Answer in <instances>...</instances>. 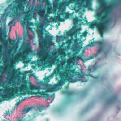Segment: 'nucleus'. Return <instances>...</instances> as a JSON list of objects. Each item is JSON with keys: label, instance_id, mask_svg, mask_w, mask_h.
Listing matches in <instances>:
<instances>
[{"label": "nucleus", "instance_id": "obj_1", "mask_svg": "<svg viewBox=\"0 0 121 121\" xmlns=\"http://www.w3.org/2000/svg\"><path fill=\"white\" fill-rule=\"evenodd\" d=\"M82 56V55L76 56L74 54L72 57L68 60L65 58L63 60L60 61V63L57 64V67L54 69L53 72L56 75H59L60 76V79L58 81V84L60 86L63 85L67 81L70 82L74 83L78 80H82L83 77L85 76H91L90 73L92 71L90 69H88L89 73L87 75L83 74L82 72H75V69L70 70L68 69L67 66H66L63 71H60L64 65L66 63L69 64L72 63V61H78L79 59L83 60V59Z\"/></svg>", "mask_w": 121, "mask_h": 121}, {"label": "nucleus", "instance_id": "obj_2", "mask_svg": "<svg viewBox=\"0 0 121 121\" xmlns=\"http://www.w3.org/2000/svg\"><path fill=\"white\" fill-rule=\"evenodd\" d=\"M107 3L105 2V0H101L100 6L102 8V10L99 12L96 13V16L99 21L96 20L93 21L92 22H88L86 20L84 19H78L77 18H74L73 19L74 23H76L78 22H80L84 20L86 22L85 24L87 23L89 27L93 28L96 27L99 31L101 36L102 37L103 32L105 30V27L108 23L106 19L107 17V13L109 7L107 6Z\"/></svg>", "mask_w": 121, "mask_h": 121}, {"label": "nucleus", "instance_id": "obj_3", "mask_svg": "<svg viewBox=\"0 0 121 121\" xmlns=\"http://www.w3.org/2000/svg\"><path fill=\"white\" fill-rule=\"evenodd\" d=\"M27 92L24 94H35L39 97H41L45 98L47 99H48L50 97L49 94L47 93L55 92L59 89V86L58 84L54 85L51 88H47L45 91L40 92V91L42 89L39 86H35L33 85H30L29 87L26 85Z\"/></svg>", "mask_w": 121, "mask_h": 121}, {"label": "nucleus", "instance_id": "obj_4", "mask_svg": "<svg viewBox=\"0 0 121 121\" xmlns=\"http://www.w3.org/2000/svg\"><path fill=\"white\" fill-rule=\"evenodd\" d=\"M26 85H22L21 86H15L14 87H6L4 90L2 89H0V92L4 91L5 94L2 95L1 98L3 101L8 100L15 95L18 96L20 95H25L27 94H24L27 92Z\"/></svg>", "mask_w": 121, "mask_h": 121}, {"label": "nucleus", "instance_id": "obj_5", "mask_svg": "<svg viewBox=\"0 0 121 121\" xmlns=\"http://www.w3.org/2000/svg\"><path fill=\"white\" fill-rule=\"evenodd\" d=\"M26 0H16V2L13 1V2H16L18 4L15 5L11 3L5 9V12L9 17L16 18L21 14L20 10L24 11L23 9L26 5Z\"/></svg>", "mask_w": 121, "mask_h": 121}, {"label": "nucleus", "instance_id": "obj_6", "mask_svg": "<svg viewBox=\"0 0 121 121\" xmlns=\"http://www.w3.org/2000/svg\"><path fill=\"white\" fill-rule=\"evenodd\" d=\"M48 54V51H44L43 52H40L37 54V56L39 59L38 65L39 66H41L43 65L47 64H54L56 62L59 60L58 56L56 53H52L47 60L46 61Z\"/></svg>", "mask_w": 121, "mask_h": 121}, {"label": "nucleus", "instance_id": "obj_7", "mask_svg": "<svg viewBox=\"0 0 121 121\" xmlns=\"http://www.w3.org/2000/svg\"><path fill=\"white\" fill-rule=\"evenodd\" d=\"M23 51L17 53L13 58H10L11 61H16L22 60L25 64H27L29 62L28 60H26L25 58L26 56L28 55L31 52V49L29 43H25L22 46Z\"/></svg>", "mask_w": 121, "mask_h": 121}, {"label": "nucleus", "instance_id": "obj_8", "mask_svg": "<svg viewBox=\"0 0 121 121\" xmlns=\"http://www.w3.org/2000/svg\"><path fill=\"white\" fill-rule=\"evenodd\" d=\"M45 6L47 7L46 13L45 9H42V6L40 5H38L35 11L40 17L43 19L44 22L49 23V20L48 19V18L49 17V14L52 13L53 9L52 7V4L49 1H46Z\"/></svg>", "mask_w": 121, "mask_h": 121}, {"label": "nucleus", "instance_id": "obj_9", "mask_svg": "<svg viewBox=\"0 0 121 121\" xmlns=\"http://www.w3.org/2000/svg\"><path fill=\"white\" fill-rule=\"evenodd\" d=\"M75 3L74 5V8L75 9H79L81 6L83 8L88 7L90 5L91 0H71Z\"/></svg>", "mask_w": 121, "mask_h": 121}, {"label": "nucleus", "instance_id": "obj_10", "mask_svg": "<svg viewBox=\"0 0 121 121\" xmlns=\"http://www.w3.org/2000/svg\"><path fill=\"white\" fill-rule=\"evenodd\" d=\"M97 44L98 45L99 48L97 52V55H98L105 50L107 45V43L106 41L104 39L93 41L91 43V45H95Z\"/></svg>", "mask_w": 121, "mask_h": 121}, {"label": "nucleus", "instance_id": "obj_11", "mask_svg": "<svg viewBox=\"0 0 121 121\" xmlns=\"http://www.w3.org/2000/svg\"><path fill=\"white\" fill-rule=\"evenodd\" d=\"M4 30L3 29L0 27V42L4 43L5 47L8 46V44H13L15 43V40L8 38L7 39H4L3 37H6V35H4Z\"/></svg>", "mask_w": 121, "mask_h": 121}, {"label": "nucleus", "instance_id": "obj_12", "mask_svg": "<svg viewBox=\"0 0 121 121\" xmlns=\"http://www.w3.org/2000/svg\"><path fill=\"white\" fill-rule=\"evenodd\" d=\"M60 0H55L53 3V7L55 9H60L63 7L67 6L69 4V2L66 0H63L61 2Z\"/></svg>", "mask_w": 121, "mask_h": 121}, {"label": "nucleus", "instance_id": "obj_13", "mask_svg": "<svg viewBox=\"0 0 121 121\" xmlns=\"http://www.w3.org/2000/svg\"><path fill=\"white\" fill-rule=\"evenodd\" d=\"M69 15L66 13H62L59 14L57 16L52 18L53 22L56 23L57 21L64 22L65 19L68 18Z\"/></svg>", "mask_w": 121, "mask_h": 121}, {"label": "nucleus", "instance_id": "obj_14", "mask_svg": "<svg viewBox=\"0 0 121 121\" xmlns=\"http://www.w3.org/2000/svg\"><path fill=\"white\" fill-rule=\"evenodd\" d=\"M29 17L28 15H25L23 17V20L22 21L21 24L23 26H25L26 24L27 23L29 26H33V23L32 22H29L28 21V18Z\"/></svg>", "mask_w": 121, "mask_h": 121}, {"label": "nucleus", "instance_id": "obj_15", "mask_svg": "<svg viewBox=\"0 0 121 121\" xmlns=\"http://www.w3.org/2000/svg\"><path fill=\"white\" fill-rule=\"evenodd\" d=\"M43 26L41 25H40L37 27V32L38 35L39 39L40 40L42 39L43 38V33L42 29Z\"/></svg>", "mask_w": 121, "mask_h": 121}, {"label": "nucleus", "instance_id": "obj_16", "mask_svg": "<svg viewBox=\"0 0 121 121\" xmlns=\"http://www.w3.org/2000/svg\"><path fill=\"white\" fill-rule=\"evenodd\" d=\"M44 80V82H41V83L43 86L47 87H50L51 86V84H48V82L50 81L49 77H45Z\"/></svg>", "mask_w": 121, "mask_h": 121}, {"label": "nucleus", "instance_id": "obj_17", "mask_svg": "<svg viewBox=\"0 0 121 121\" xmlns=\"http://www.w3.org/2000/svg\"><path fill=\"white\" fill-rule=\"evenodd\" d=\"M65 89L66 91L64 92V93L67 95L68 96V101H69L70 99V97L73 94V92L69 91V87L68 86H66L65 88Z\"/></svg>", "mask_w": 121, "mask_h": 121}, {"label": "nucleus", "instance_id": "obj_18", "mask_svg": "<svg viewBox=\"0 0 121 121\" xmlns=\"http://www.w3.org/2000/svg\"><path fill=\"white\" fill-rule=\"evenodd\" d=\"M117 99L118 98L117 96H113L108 99L106 102L107 103L110 104L116 101Z\"/></svg>", "mask_w": 121, "mask_h": 121}, {"label": "nucleus", "instance_id": "obj_19", "mask_svg": "<svg viewBox=\"0 0 121 121\" xmlns=\"http://www.w3.org/2000/svg\"><path fill=\"white\" fill-rule=\"evenodd\" d=\"M45 37L46 38L48 39L47 44L48 46H50L52 45V36L48 35L46 34L45 35Z\"/></svg>", "mask_w": 121, "mask_h": 121}, {"label": "nucleus", "instance_id": "obj_20", "mask_svg": "<svg viewBox=\"0 0 121 121\" xmlns=\"http://www.w3.org/2000/svg\"><path fill=\"white\" fill-rule=\"evenodd\" d=\"M1 70L0 71V73L1 74L4 73L8 71L9 69L10 68V65H7L6 67H3L2 66L1 67Z\"/></svg>", "mask_w": 121, "mask_h": 121}, {"label": "nucleus", "instance_id": "obj_21", "mask_svg": "<svg viewBox=\"0 0 121 121\" xmlns=\"http://www.w3.org/2000/svg\"><path fill=\"white\" fill-rule=\"evenodd\" d=\"M12 73L13 74V76L15 75H17L18 74L21 75L22 73L20 71L19 69H12Z\"/></svg>", "mask_w": 121, "mask_h": 121}, {"label": "nucleus", "instance_id": "obj_22", "mask_svg": "<svg viewBox=\"0 0 121 121\" xmlns=\"http://www.w3.org/2000/svg\"><path fill=\"white\" fill-rule=\"evenodd\" d=\"M8 48H9L8 49L5 54V55H7L9 56H10L12 55L11 54L12 50L13 49V47L10 46H9Z\"/></svg>", "mask_w": 121, "mask_h": 121}, {"label": "nucleus", "instance_id": "obj_23", "mask_svg": "<svg viewBox=\"0 0 121 121\" xmlns=\"http://www.w3.org/2000/svg\"><path fill=\"white\" fill-rule=\"evenodd\" d=\"M64 50V49H63L60 50L58 52L59 54L63 57H65L67 55V54L65 52Z\"/></svg>", "mask_w": 121, "mask_h": 121}, {"label": "nucleus", "instance_id": "obj_24", "mask_svg": "<svg viewBox=\"0 0 121 121\" xmlns=\"http://www.w3.org/2000/svg\"><path fill=\"white\" fill-rule=\"evenodd\" d=\"M33 108L32 107H29L25 108L22 111V113H26L32 110Z\"/></svg>", "mask_w": 121, "mask_h": 121}, {"label": "nucleus", "instance_id": "obj_25", "mask_svg": "<svg viewBox=\"0 0 121 121\" xmlns=\"http://www.w3.org/2000/svg\"><path fill=\"white\" fill-rule=\"evenodd\" d=\"M4 14L2 15L1 17L0 22H1V23H2L3 24L5 25L6 24V20L5 19H4Z\"/></svg>", "mask_w": 121, "mask_h": 121}, {"label": "nucleus", "instance_id": "obj_26", "mask_svg": "<svg viewBox=\"0 0 121 121\" xmlns=\"http://www.w3.org/2000/svg\"><path fill=\"white\" fill-rule=\"evenodd\" d=\"M74 39L72 38H71L70 39H68L66 41V43L69 45H70L72 43V41H73Z\"/></svg>", "mask_w": 121, "mask_h": 121}, {"label": "nucleus", "instance_id": "obj_27", "mask_svg": "<svg viewBox=\"0 0 121 121\" xmlns=\"http://www.w3.org/2000/svg\"><path fill=\"white\" fill-rule=\"evenodd\" d=\"M3 47L2 45H0V58H1L3 55Z\"/></svg>", "mask_w": 121, "mask_h": 121}, {"label": "nucleus", "instance_id": "obj_28", "mask_svg": "<svg viewBox=\"0 0 121 121\" xmlns=\"http://www.w3.org/2000/svg\"><path fill=\"white\" fill-rule=\"evenodd\" d=\"M14 18H13V20L11 21L9 23L8 25L10 27H11L12 26V25L13 24V25H15V22H14V21H13Z\"/></svg>", "mask_w": 121, "mask_h": 121}, {"label": "nucleus", "instance_id": "obj_29", "mask_svg": "<svg viewBox=\"0 0 121 121\" xmlns=\"http://www.w3.org/2000/svg\"><path fill=\"white\" fill-rule=\"evenodd\" d=\"M39 111L38 112L37 115L39 113L41 112L43 110V108L42 107H39L38 108Z\"/></svg>", "mask_w": 121, "mask_h": 121}, {"label": "nucleus", "instance_id": "obj_30", "mask_svg": "<svg viewBox=\"0 0 121 121\" xmlns=\"http://www.w3.org/2000/svg\"><path fill=\"white\" fill-rule=\"evenodd\" d=\"M21 96L22 95H20V96H20L19 99H21V98H22V99H21V100H22V101H23V100H25V99H26L29 98V97L28 96L25 97H24V98H23Z\"/></svg>", "mask_w": 121, "mask_h": 121}, {"label": "nucleus", "instance_id": "obj_31", "mask_svg": "<svg viewBox=\"0 0 121 121\" xmlns=\"http://www.w3.org/2000/svg\"><path fill=\"white\" fill-rule=\"evenodd\" d=\"M12 113V111H6V113L7 115H8L9 116Z\"/></svg>", "mask_w": 121, "mask_h": 121}, {"label": "nucleus", "instance_id": "obj_32", "mask_svg": "<svg viewBox=\"0 0 121 121\" xmlns=\"http://www.w3.org/2000/svg\"><path fill=\"white\" fill-rule=\"evenodd\" d=\"M93 71H95L96 70L97 68V67L95 65L93 66L92 67Z\"/></svg>", "mask_w": 121, "mask_h": 121}, {"label": "nucleus", "instance_id": "obj_33", "mask_svg": "<svg viewBox=\"0 0 121 121\" xmlns=\"http://www.w3.org/2000/svg\"><path fill=\"white\" fill-rule=\"evenodd\" d=\"M43 41H41L39 43V47L40 48H42L43 46Z\"/></svg>", "mask_w": 121, "mask_h": 121}, {"label": "nucleus", "instance_id": "obj_34", "mask_svg": "<svg viewBox=\"0 0 121 121\" xmlns=\"http://www.w3.org/2000/svg\"><path fill=\"white\" fill-rule=\"evenodd\" d=\"M29 34L28 32H27L24 35V37L26 38H27L29 36Z\"/></svg>", "mask_w": 121, "mask_h": 121}, {"label": "nucleus", "instance_id": "obj_35", "mask_svg": "<svg viewBox=\"0 0 121 121\" xmlns=\"http://www.w3.org/2000/svg\"><path fill=\"white\" fill-rule=\"evenodd\" d=\"M66 34L67 36H71V32L68 31L66 32Z\"/></svg>", "mask_w": 121, "mask_h": 121}, {"label": "nucleus", "instance_id": "obj_36", "mask_svg": "<svg viewBox=\"0 0 121 121\" xmlns=\"http://www.w3.org/2000/svg\"><path fill=\"white\" fill-rule=\"evenodd\" d=\"M20 100L19 102H17L16 103L15 105L16 106H18L20 104V102L22 101L21 100L19 99Z\"/></svg>", "mask_w": 121, "mask_h": 121}, {"label": "nucleus", "instance_id": "obj_37", "mask_svg": "<svg viewBox=\"0 0 121 121\" xmlns=\"http://www.w3.org/2000/svg\"><path fill=\"white\" fill-rule=\"evenodd\" d=\"M81 28H78V29H77L75 30L76 32H77L79 31H80L81 30Z\"/></svg>", "mask_w": 121, "mask_h": 121}, {"label": "nucleus", "instance_id": "obj_38", "mask_svg": "<svg viewBox=\"0 0 121 121\" xmlns=\"http://www.w3.org/2000/svg\"><path fill=\"white\" fill-rule=\"evenodd\" d=\"M83 36L85 37L87 35V33L86 32L83 33L82 34Z\"/></svg>", "mask_w": 121, "mask_h": 121}, {"label": "nucleus", "instance_id": "obj_39", "mask_svg": "<svg viewBox=\"0 0 121 121\" xmlns=\"http://www.w3.org/2000/svg\"><path fill=\"white\" fill-rule=\"evenodd\" d=\"M99 76H97L94 77V78L95 80H97L99 79Z\"/></svg>", "mask_w": 121, "mask_h": 121}, {"label": "nucleus", "instance_id": "obj_40", "mask_svg": "<svg viewBox=\"0 0 121 121\" xmlns=\"http://www.w3.org/2000/svg\"><path fill=\"white\" fill-rule=\"evenodd\" d=\"M33 76L34 77V78L36 80H37L38 78V77L36 76L35 75H33Z\"/></svg>", "mask_w": 121, "mask_h": 121}, {"label": "nucleus", "instance_id": "obj_41", "mask_svg": "<svg viewBox=\"0 0 121 121\" xmlns=\"http://www.w3.org/2000/svg\"><path fill=\"white\" fill-rule=\"evenodd\" d=\"M28 13L27 11H24L23 12V13L24 14H26L27 13Z\"/></svg>", "mask_w": 121, "mask_h": 121}, {"label": "nucleus", "instance_id": "obj_42", "mask_svg": "<svg viewBox=\"0 0 121 121\" xmlns=\"http://www.w3.org/2000/svg\"><path fill=\"white\" fill-rule=\"evenodd\" d=\"M32 14L34 15H35L36 14V13L35 12H34V11H32Z\"/></svg>", "mask_w": 121, "mask_h": 121}, {"label": "nucleus", "instance_id": "obj_43", "mask_svg": "<svg viewBox=\"0 0 121 121\" xmlns=\"http://www.w3.org/2000/svg\"><path fill=\"white\" fill-rule=\"evenodd\" d=\"M17 38L18 39H19V37L18 35H17Z\"/></svg>", "mask_w": 121, "mask_h": 121}, {"label": "nucleus", "instance_id": "obj_44", "mask_svg": "<svg viewBox=\"0 0 121 121\" xmlns=\"http://www.w3.org/2000/svg\"><path fill=\"white\" fill-rule=\"evenodd\" d=\"M11 0H9V1L8 2V3H9V2H10V1Z\"/></svg>", "mask_w": 121, "mask_h": 121}, {"label": "nucleus", "instance_id": "obj_45", "mask_svg": "<svg viewBox=\"0 0 121 121\" xmlns=\"http://www.w3.org/2000/svg\"><path fill=\"white\" fill-rule=\"evenodd\" d=\"M92 57H91V58L89 59H91V58H92Z\"/></svg>", "mask_w": 121, "mask_h": 121}, {"label": "nucleus", "instance_id": "obj_46", "mask_svg": "<svg viewBox=\"0 0 121 121\" xmlns=\"http://www.w3.org/2000/svg\"><path fill=\"white\" fill-rule=\"evenodd\" d=\"M40 0V1H41L43 0Z\"/></svg>", "mask_w": 121, "mask_h": 121}, {"label": "nucleus", "instance_id": "obj_47", "mask_svg": "<svg viewBox=\"0 0 121 121\" xmlns=\"http://www.w3.org/2000/svg\"><path fill=\"white\" fill-rule=\"evenodd\" d=\"M1 101V99H0V102Z\"/></svg>", "mask_w": 121, "mask_h": 121}, {"label": "nucleus", "instance_id": "obj_48", "mask_svg": "<svg viewBox=\"0 0 121 121\" xmlns=\"http://www.w3.org/2000/svg\"><path fill=\"white\" fill-rule=\"evenodd\" d=\"M82 24H84V23H83V22H82Z\"/></svg>", "mask_w": 121, "mask_h": 121}, {"label": "nucleus", "instance_id": "obj_49", "mask_svg": "<svg viewBox=\"0 0 121 121\" xmlns=\"http://www.w3.org/2000/svg\"><path fill=\"white\" fill-rule=\"evenodd\" d=\"M60 31H59V33H60Z\"/></svg>", "mask_w": 121, "mask_h": 121}, {"label": "nucleus", "instance_id": "obj_50", "mask_svg": "<svg viewBox=\"0 0 121 121\" xmlns=\"http://www.w3.org/2000/svg\"><path fill=\"white\" fill-rule=\"evenodd\" d=\"M97 56V55H96L95 56Z\"/></svg>", "mask_w": 121, "mask_h": 121}]
</instances>
